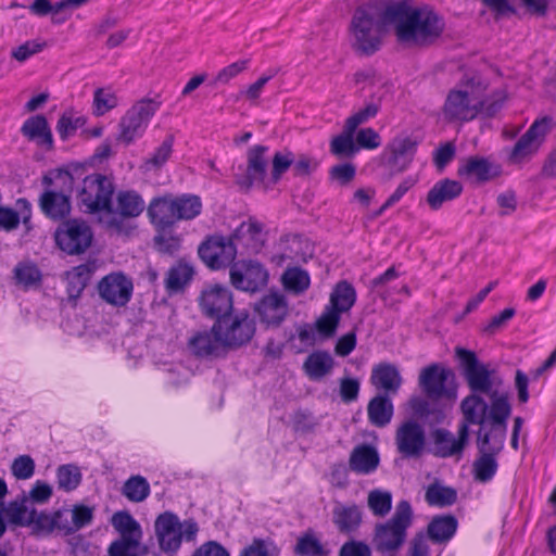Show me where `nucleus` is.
<instances>
[{
  "label": "nucleus",
  "mask_w": 556,
  "mask_h": 556,
  "mask_svg": "<svg viewBox=\"0 0 556 556\" xmlns=\"http://www.w3.org/2000/svg\"><path fill=\"white\" fill-rule=\"evenodd\" d=\"M148 549L141 544V540L118 538L108 547L106 556H144Z\"/></svg>",
  "instance_id": "49530a36"
},
{
  "label": "nucleus",
  "mask_w": 556,
  "mask_h": 556,
  "mask_svg": "<svg viewBox=\"0 0 556 556\" xmlns=\"http://www.w3.org/2000/svg\"><path fill=\"white\" fill-rule=\"evenodd\" d=\"M417 143L408 136L393 138L378 157L379 166L388 170V178L405 172L412 164Z\"/></svg>",
  "instance_id": "9d476101"
},
{
  "label": "nucleus",
  "mask_w": 556,
  "mask_h": 556,
  "mask_svg": "<svg viewBox=\"0 0 556 556\" xmlns=\"http://www.w3.org/2000/svg\"><path fill=\"white\" fill-rule=\"evenodd\" d=\"M478 456L472 463V476L475 481L480 483L490 482L497 472L498 463L496 456L504 445L500 447L488 435L477 434Z\"/></svg>",
  "instance_id": "f3484780"
},
{
  "label": "nucleus",
  "mask_w": 556,
  "mask_h": 556,
  "mask_svg": "<svg viewBox=\"0 0 556 556\" xmlns=\"http://www.w3.org/2000/svg\"><path fill=\"white\" fill-rule=\"evenodd\" d=\"M28 497L23 494L20 498L11 501L7 507L0 502L1 514H4L8 522L18 527H29L30 509L27 506Z\"/></svg>",
  "instance_id": "58836bf2"
},
{
  "label": "nucleus",
  "mask_w": 556,
  "mask_h": 556,
  "mask_svg": "<svg viewBox=\"0 0 556 556\" xmlns=\"http://www.w3.org/2000/svg\"><path fill=\"white\" fill-rule=\"evenodd\" d=\"M231 238L241 242L251 252L257 253L265 242L263 225L254 218H249L240 224Z\"/></svg>",
  "instance_id": "c756f323"
},
{
  "label": "nucleus",
  "mask_w": 556,
  "mask_h": 556,
  "mask_svg": "<svg viewBox=\"0 0 556 556\" xmlns=\"http://www.w3.org/2000/svg\"><path fill=\"white\" fill-rule=\"evenodd\" d=\"M455 375L444 365L433 363L421 369L418 384L429 400L454 399L456 387Z\"/></svg>",
  "instance_id": "1a4fd4ad"
},
{
  "label": "nucleus",
  "mask_w": 556,
  "mask_h": 556,
  "mask_svg": "<svg viewBox=\"0 0 556 556\" xmlns=\"http://www.w3.org/2000/svg\"><path fill=\"white\" fill-rule=\"evenodd\" d=\"M295 553L306 556H323L325 555V549L316 538L305 534L298 540Z\"/></svg>",
  "instance_id": "0e129e2a"
},
{
  "label": "nucleus",
  "mask_w": 556,
  "mask_h": 556,
  "mask_svg": "<svg viewBox=\"0 0 556 556\" xmlns=\"http://www.w3.org/2000/svg\"><path fill=\"white\" fill-rule=\"evenodd\" d=\"M175 214L178 220L193 219L201 214L202 202L199 197L182 194L174 197Z\"/></svg>",
  "instance_id": "a18cd8bd"
},
{
  "label": "nucleus",
  "mask_w": 556,
  "mask_h": 556,
  "mask_svg": "<svg viewBox=\"0 0 556 556\" xmlns=\"http://www.w3.org/2000/svg\"><path fill=\"white\" fill-rule=\"evenodd\" d=\"M500 173L501 169L498 165L482 156H470L466 159L457 169L459 177L477 185H482L496 178Z\"/></svg>",
  "instance_id": "bb28decb"
},
{
  "label": "nucleus",
  "mask_w": 556,
  "mask_h": 556,
  "mask_svg": "<svg viewBox=\"0 0 556 556\" xmlns=\"http://www.w3.org/2000/svg\"><path fill=\"white\" fill-rule=\"evenodd\" d=\"M93 267L90 264H80L66 273L67 294L71 299H77L87 287Z\"/></svg>",
  "instance_id": "a19ab883"
},
{
  "label": "nucleus",
  "mask_w": 556,
  "mask_h": 556,
  "mask_svg": "<svg viewBox=\"0 0 556 556\" xmlns=\"http://www.w3.org/2000/svg\"><path fill=\"white\" fill-rule=\"evenodd\" d=\"M268 147L256 144L247 152V173L237 179V184L244 189H250L254 182H264L268 166Z\"/></svg>",
  "instance_id": "b1692460"
},
{
  "label": "nucleus",
  "mask_w": 556,
  "mask_h": 556,
  "mask_svg": "<svg viewBox=\"0 0 556 556\" xmlns=\"http://www.w3.org/2000/svg\"><path fill=\"white\" fill-rule=\"evenodd\" d=\"M155 533L160 547L166 554L176 553L182 539L193 541L199 531V527L193 520L180 522L177 515L170 511L161 514L155 520Z\"/></svg>",
  "instance_id": "423d86ee"
},
{
  "label": "nucleus",
  "mask_w": 556,
  "mask_h": 556,
  "mask_svg": "<svg viewBox=\"0 0 556 556\" xmlns=\"http://www.w3.org/2000/svg\"><path fill=\"white\" fill-rule=\"evenodd\" d=\"M293 162L294 155L291 151H277L271 159L270 180L277 184Z\"/></svg>",
  "instance_id": "4d7b16f0"
},
{
  "label": "nucleus",
  "mask_w": 556,
  "mask_h": 556,
  "mask_svg": "<svg viewBox=\"0 0 556 556\" xmlns=\"http://www.w3.org/2000/svg\"><path fill=\"white\" fill-rule=\"evenodd\" d=\"M370 382L375 388L383 390L382 394L394 395L400 390L403 379L396 365L379 363L372 367Z\"/></svg>",
  "instance_id": "c85d7f7f"
},
{
  "label": "nucleus",
  "mask_w": 556,
  "mask_h": 556,
  "mask_svg": "<svg viewBox=\"0 0 556 556\" xmlns=\"http://www.w3.org/2000/svg\"><path fill=\"white\" fill-rule=\"evenodd\" d=\"M425 497L431 506L445 507L456 502L457 492L453 488L433 483L428 486Z\"/></svg>",
  "instance_id": "09e8293b"
},
{
  "label": "nucleus",
  "mask_w": 556,
  "mask_h": 556,
  "mask_svg": "<svg viewBox=\"0 0 556 556\" xmlns=\"http://www.w3.org/2000/svg\"><path fill=\"white\" fill-rule=\"evenodd\" d=\"M65 179L68 182L67 192H71L73 176L67 173ZM39 207L48 218L63 220L70 215L72 208L70 193H66L65 190H45L39 198Z\"/></svg>",
  "instance_id": "4be33fe9"
},
{
  "label": "nucleus",
  "mask_w": 556,
  "mask_h": 556,
  "mask_svg": "<svg viewBox=\"0 0 556 556\" xmlns=\"http://www.w3.org/2000/svg\"><path fill=\"white\" fill-rule=\"evenodd\" d=\"M100 298L115 307L125 306L131 299L134 283L124 273H111L98 282Z\"/></svg>",
  "instance_id": "6ab92c4d"
},
{
  "label": "nucleus",
  "mask_w": 556,
  "mask_h": 556,
  "mask_svg": "<svg viewBox=\"0 0 556 556\" xmlns=\"http://www.w3.org/2000/svg\"><path fill=\"white\" fill-rule=\"evenodd\" d=\"M232 295L228 288L214 286L201 294L200 306L204 315L216 318L227 316L232 311Z\"/></svg>",
  "instance_id": "393cba45"
},
{
  "label": "nucleus",
  "mask_w": 556,
  "mask_h": 556,
  "mask_svg": "<svg viewBox=\"0 0 556 556\" xmlns=\"http://www.w3.org/2000/svg\"><path fill=\"white\" fill-rule=\"evenodd\" d=\"M213 330L222 336L227 350H237L247 345L255 334V321L247 312L229 314L216 320Z\"/></svg>",
  "instance_id": "6e6552de"
},
{
  "label": "nucleus",
  "mask_w": 556,
  "mask_h": 556,
  "mask_svg": "<svg viewBox=\"0 0 556 556\" xmlns=\"http://www.w3.org/2000/svg\"><path fill=\"white\" fill-rule=\"evenodd\" d=\"M469 437V429L466 424L458 428L457 438L443 428L431 432L432 447L430 452L438 457L447 458L463 453Z\"/></svg>",
  "instance_id": "412c9836"
},
{
  "label": "nucleus",
  "mask_w": 556,
  "mask_h": 556,
  "mask_svg": "<svg viewBox=\"0 0 556 556\" xmlns=\"http://www.w3.org/2000/svg\"><path fill=\"white\" fill-rule=\"evenodd\" d=\"M480 89L481 80L469 78L450 90L443 106L445 117L448 121L459 122L473 119L481 112Z\"/></svg>",
  "instance_id": "20e7f679"
},
{
  "label": "nucleus",
  "mask_w": 556,
  "mask_h": 556,
  "mask_svg": "<svg viewBox=\"0 0 556 556\" xmlns=\"http://www.w3.org/2000/svg\"><path fill=\"white\" fill-rule=\"evenodd\" d=\"M394 442L397 453L403 458L417 459L426 451L427 439L425 429L416 420H405L397 427Z\"/></svg>",
  "instance_id": "dca6fc26"
},
{
  "label": "nucleus",
  "mask_w": 556,
  "mask_h": 556,
  "mask_svg": "<svg viewBox=\"0 0 556 556\" xmlns=\"http://www.w3.org/2000/svg\"><path fill=\"white\" fill-rule=\"evenodd\" d=\"M458 521L453 515H439L429 522L427 538L434 543H447L456 533Z\"/></svg>",
  "instance_id": "e433bc0d"
},
{
  "label": "nucleus",
  "mask_w": 556,
  "mask_h": 556,
  "mask_svg": "<svg viewBox=\"0 0 556 556\" xmlns=\"http://www.w3.org/2000/svg\"><path fill=\"white\" fill-rule=\"evenodd\" d=\"M491 405L489 406L488 431H478L479 435H488L496 446L504 445L507 432V419L511 414V405L507 394H496L489 396Z\"/></svg>",
  "instance_id": "a211bd4d"
},
{
  "label": "nucleus",
  "mask_w": 556,
  "mask_h": 556,
  "mask_svg": "<svg viewBox=\"0 0 556 556\" xmlns=\"http://www.w3.org/2000/svg\"><path fill=\"white\" fill-rule=\"evenodd\" d=\"M22 134L37 144L51 149L53 146V138L48 121L43 115H35L27 118L22 128Z\"/></svg>",
  "instance_id": "f704fd0d"
},
{
  "label": "nucleus",
  "mask_w": 556,
  "mask_h": 556,
  "mask_svg": "<svg viewBox=\"0 0 556 556\" xmlns=\"http://www.w3.org/2000/svg\"><path fill=\"white\" fill-rule=\"evenodd\" d=\"M333 522L342 533L355 531L362 522V511L357 505L338 504L333 508Z\"/></svg>",
  "instance_id": "4c0bfd02"
},
{
  "label": "nucleus",
  "mask_w": 556,
  "mask_h": 556,
  "mask_svg": "<svg viewBox=\"0 0 556 556\" xmlns=\"http://www.w3.org/2000/svg\"><path fill=\"white\" fill-rule=\"evenodd\" d=\"M113 528L119 533V538L142 540L140 523L128 511H116L111 519Z\"/></svg>",
  "instance_id": "37998d69"
},
{
  "label": "nucleus",
  "mask_w": 556,
  "mask_h": 556,
  "mask_svg": "<svg viewBox=\"0 0 556 556\" xmlns=\"http://www.w3.org/2000/svg\"><path fill=\"white\" fill-rule=\"evenodd\" d=\"M357 148L374 150L381 146L380 135L371 127L362 128L355 138Z\"/></svg>",
  "instance_id": "774afa93"
},
{
  "label": "nucleus",
  "mask_w": 556,
  "mask_h": 556,
  "mask_svg": "<svg viewBox=\"0 0 556 556\" xmlns=\"http://www.w3.org/2000/svg\"><path fill=\"white\" fill-rule=\"evenodd\" d=\"M384 17L392 23L399 42L412 47H429L443 34L445 22L430 7H414L403 0L387 4Z\"/></svg>",
  "instance_id": "f257e3e1"
},
{
  "label": "nucleus",
  "mask_w": 556,
  "mask_h": 556,
  "mask_svg": "<svg viewBox=\"0 0 556 556\" xmlns=\"http://www.w3.org/2000/svg\"><path fill=\"white\" fill-rule=\"evenodd\" d=\"M193 267L185 262L172 266L165 278V289L169 294L181 291L192 279Z\"/></svg>",
  "instance_id": "ea45409f"
},
{
  "label": "nucleus",
  "mask_w": 556,
  "mask_h": 556,
  "mask_svg": "<svg viewBox=\"0 0 556 556\" xmlns=\"http://www.w3.org/2000/svg\"><path fill=\"white\" fill-rule=\"evenodd\" d=\"M117 105V98L114 93L105 91L104 89H97L93 97V113L97 116H102L110 110Z\"/></svg>",
  "instance_id": "680f3d73"
},
{
  "label": "nucleus",
  "mask_w": 556,
  "mask_h": 556,
  "mask_svg": "<svg viewBox=\"0 0 556 556\" xmlns=\"http://www.w3.org/2000/svg\"><path fill=\"white\" fill-rule=\"evenodd\" d=\"M341 314L333 309V307L327 305L323 314L317 318L315 329L324 338H331L338 329Z\"/></svg>",
  "instance_id": "603ef678"
},
{
  "label": "nucleus",
  "mask_w": 556,
  "mask_h": 556,
  "mask_svg": "<svg viewBox=\"0 0 556 556\" xmlns=\"http://www.w3.org/2000/svg\"><path fill=\"white\" fill-rule=\"evenodd\" d=\"M394 413V407L390 395L377 394L367 406L368 420L378 428H383L390 424Z\"/></svg>",
  "instance_id": "c9c22d12"
},
{
  "label": "nucleus",
  "mask_w": 556,
  "mask_h": 556,
  "mask_svg": "<svg viewBox=\"0 0 556 556\" xmlns=\"http://www.w3.org/2000/svg\"><path fill=\"white\" fill-rule=\"evenodd\" d=\"M392 493L387 490L374 489L368 493L367 506L376 517H386L392 509Z\"/></svg>",
  "instance_id": "8fccbe9b"
},
{
  "label": "nucleus",
  "mask_w": 556,
  "mask_h": 556,
  "mask_svg": "<svg viewBox=\"0 0 556 556\" xmlns=\"http://www.w3.org/2000/svg\"><path fill=\"white\" fill-rule=\"evenodd\" d=\"M114 186L101 174H92L84 178L78 190L79 208L85 213H99L112 210Z\"/></svg>",
  "instance_id": "0eeeda50"
},
{
  "label": "nucleus",
  "mask_w": 556,
  "mask_h": 556,
  "mask_svg": "<svg viewBox=\"0 0 556 556\" xmlns=\"http://www.w3.org/2000/svg\"><path fill=\"white\" fill-rule=\"evenodd\" d=\"M14 276L18 283L30 286L41 278L39 269L33 264H18L14 269Z\"/></svg>",
  "instance_id": "338daca9"
},
{
  "label": "nucleus",
  "mask_w": 556,
  "mask_h": 556,
  "mask_svg": "<svg viewBox=\"0 0 556 556\" xmlns=\"http://www.w3.org/2000/svg\"><path fill=\"white\" fill-rule=\"evenodd\" d=\"M147 215L157 231L170 229L177 223L174 195L166 193L153 198L147 206Z\"/></svg>",
  "instance_id": "a878e982"
},
{
  "label": "nucleus",
  "mask_w": 556,
  "mask_h": 556,
  "mask_svg": "<svg viewBox=\"0 0 556 556\" xmlns=\"http://www.w3.org/2000/svg\"><path fill=\"white\" fill-rule=\"evenodd\" d=\"M154 245L157 251L166 254H174L179 250L180 240L177 236L165 231H157V235L153 239Z\"/></svg>",
  "instance_id": "69168bd1"
},
{
  "label": "nucleus",
  "mask_w": 556,
  "mask_h": 556,
  "mask_svg": "<svg viewBox=\"0 0 556 556\" xmlns=\"http://www.w3.org/2000/svg\"><path fill=\"white\" fill-rule=\"evenodd\" d=\"M174 136L168 135L162 144L152 153V155L144 160L143 166L146 170L160 169L169 159L173 152Z\"/></svg>",
  "instance_id": "864d4df0"
},
{
  "label": "nucleus",
  "mask_w": 556,
  "mask_h": 556,
  "mask_svg": "<svg viewBox=\"0 0 556 556\" xmlns=\"http://www.w3.org/2000/svg\"><path fill=\"white\" fill-rule=\"evenodd\" d=\"M334 364L336 362L328 351L317 350L305 358L303 371L309 380L319 381L332 372Z\"/></svg>",
  "instance_id": "2f4dec72"
},
{
  "label": "nucleus",
  "mask_w": 556,
  "mask_h": 556,
  "mask_svg": "<svg viewBox=\"0 0 556 556\" xmlns=\"http://www.w3.org/2000/svg\"><path fill=\"white\" fill-rule=\"evenodd\" d=\"M160 105V102L152 99H143L134 104L119 122L118 139L128 144L140 137Z\"/></svg>",
  "instance_id": "9b49d317"
},
{
  "label": "nucleus",
  "mask_w": 556,
  "mask_h": 556,
  "mask_svg": "<svg viewBox=\"0 0 556 556\" xmlns=\"http://www.w3.org/2000/svg\"><path fill=\"white\" fill-rule=\"evenodd\" d=\"M282 282L287 290L299 294L308 289L311 279L306 270L291 267L285 271Z\"/></svg>",
  "instance_id": "3c124183"
},
{
  "label": "nucleus",
  "mask_w": 556,
  "mask_h": 556,
  "mask_svg": "<svg viewBox=\"0 0 556 556\" xmlns=\"http://www.w3.org/2000/svg\"><path fill=\"white\" fill-rule=\"evenodd\" d=\"M93 239L91 228L81 220L70 219L64 222L55 231L58 247L68 255L84 253Z\"/></svg>",
  "instance_id": "f8f14e48"
},
{
  "label": "nucleus",
  "mask_w": 556,
  "mask_h": 556,
  "mask_svg": "<svg viewBox=\"0 0 556 556\" xmlns=\"http://www.w3.org/2000/svg\"><path fill=\"white\" fill-rule=\"evenodd\" d=\"M464 419L468 425H479L478 431H488V403L480 396V394H470L466 396L460 404Z\"/></svg>",
  "instance_id": "7c9ffc66"
},
{
  "label": "nucleus",
  "mask_w": 556,
  "mask_h": 556,
  "mask_svg": "<svg viewBox=\"0 0 556 556\" xmlns=\"http://www.w3.org/2000/svg\"><path fill=\"white\" fill-rule=\"evenodd\" d=\"M146 207L142 195L136 190L118 191L115 201H112V210L108 211V213L116 215L110 220V226L118 233L129 235L134 227H126L124 219L140 216Z\"/></svg>",
  "instance_id": "ddd939ff"
},
{
  "label": "nucleus",
  "mask_w": 556,
  "mask_h": 556,
  "mask_svg": "<svg viewBox=\"0 0 556 556\" xmlns=\"http://www.w3.org/2000/svg\"><path fill=\"white\" fill-rule=\"evenodd\" d=\"M549 129L548 117L535 121L509 151L508 162L515 165L528 162L539 151Z\"/></svg>",
  "instance_id": "2eb2a0df"
},
{
  "label": "nucleus",
  "mask_w": 556,
  "mask_h": 556,
  "mask_svg": "<svg viewBox=\"0 0 556 556\" xmlns=\"http://www.w3.org/2000/svg\"><path fill=\"white\" fill-rule=\"evenodd\" d=\"M56 478L59 489L73 491L79 485L81 473L75 465H62L58 468Z\"/></svg>",
  "instance_id": "6e6d98bb"
},
{
  "label": "nucleus",
  "mask_w": 556,
  "mask_h": 556,
  "mask_svg": "<svg viewBox=\"0 0 556 556\" xmlns=\"http://www.w3.org/2000/svg\"><path fill=\"white\" fill-rule=\"evenodd\" d=\"M356 301L355 288L348 281L343 280L337 283L330 294L329 306L333 307L338 313L349 312Z\"/></svg>",
  "instance_id": "79ce46f5"
},
{
  "label": "nucleus",
  "mask_w": 556,
  "mask_h": 556,
  "mask_svg": "<svg viewBox=\"0 0 556 556\" xmlns=\"http://www.w3.org/2000/svg\"><path fill=\"white\" fill-rule=\"evenodd\" d=\"M11 471L18 480L30 479L35 472V462L29 455H20L13 460Z\"/></svg>",
  "instance_id": "e2e57ef3"
},
{
  "label": "nucleus",
  "mask_w": 556,
  "mask_h": 556,
  "mask_svg": "<svg viewBox=\"0 0 556 556\" xmlns=\"http://www.w3.org/2000/svg\"><path fill=\"white\" fill-rule=\"evenodd\" d=\"M87 119L84 116H75L73 111L64 112L58 121L56 130L62 140L74 136L78 128L85 126Z\"/></svg>",
  "instance_id": "5fc2aeb1"
},
{
  "label": "nucleus",
  "mask_w": 556,
  "mask_h": 556,
  "mask_svg": "<svg viewBox=\"0 0 556 556\" xmlns=\"http://www.w3.org/2000/svg\"><path fill=\"white\" fill-rule=\"evenodd\" d=\"M463 192V186L457 180L448 178L437 181L428 191L427 203L433 211L439 210L444 202L453 201Z\"/></svg>",
  "instance_id": "473e14b6"
},
{
  "label": "nucleus",
  "mask_w": 556,
  "mask_h": 556,
  "mask_svg": "<svg viewBox=\"0 0 556 556\" xmlns=\"http://www.w3.org/2000/svg\"><path fill=\"white\" fill-rule=\"evenodd\" d=\"M150 492L151 488L148 480L140 475L131 476L122 486V494L132 503L143 502L149 497Z\"/></svg>",
  "instance_id": "c03bdc74"
},
{
  "label": "nucleus",
  "mask_w": 556,
  "mask_h": 556,
  "mask_svg": "<svg viewBox=\"0 0 556 556\" xmlns=\"http://www.w3.org/2000/svg\"><path fill=\"white\" fill-rule=\"evenodd\" d=\"M354 134L355 130L349 129V126L344 124L342 134L331 140L330 152L338 157L353 156L358 151V148L353 139Z\"/></svg>",
  "instance_id": "de8ad7c7"
},
{
  "label": "nucleus",
  "mask_w": 556,
  "mask_h": 556,
  "mask_svg": "<svg viewBox=\"0 0 556 556\" xmlns=\"http://www.w3.org/2000/svg\"><path fill=\"white\" fill-rule=\"evenodd\" d=\"M380 102H370L367 103L364 109H361L358 112L351 115L345 124L349 126V129H354L356 131L357 127L370 118H374L380 111Z\"/></svg>",
  "instance_id": "052dcab7"
},
{
  "label": "nucleus",
  "mask_w": 556,
  "mask_h": 556,
  "mask_svg": "<svg viewBox=\"0 0 556 556\" xmlns=\"http://www.w3.org/2000/svg\"><path fill=\"white\" fill-rule=\"evenodd\" d=\"M255 313L267 327H278L286 319L289 306L286 296L279 292H269L255 304Z\"/></svg>",
  "instance_id": "5701e85b"
},
{
  "label": "nucleus",
  "mask_w": 556,
  "mask_h": 556,
  "mask_svg": "<svg viewBox=\"0 0 556 556\" xmlns=\"http://www.w3.org/2000/svg\"><path fill=\"white\" fill-rule=\"evenodd\" d=\"M414 521V511L407 500L400 501L392 517L376 523L371 544L382 556H395L407 539V531Z\"/></svg>",
  "instance_id": "7ed1b4c3"
},
{
  "label": "nucleus",
  "mask_w": 556,
  "mask_h": 556,
  "mask_svg": "<svg viewBox=\"0 0 556 556\" xmlns=\"http://www.w3.org/2000/svg\"><path fill=\"white\" fill-rule=\"evenodd\" d=\"M30 526L33 533L37 535L51 534L53 530L52 513L37 511L35 508L30 509Z\"/></svg>",
  "instance_id": "bf43d9fd"
},
{
  "label": "nucleus",
  "mask_w": 556,
  "mask_h": 556,
  "mask_svg": "<svg viewBox=\"0 0 556 556\" xmlns=\"http://www.w3.org/2000/svg\"><path fill=\"white\" fill-rule=\"evenodd\" d=\"M466 382L473 394L495 396L502 379L494 369L481 363L476 353L464 348L456 349Z\"/></svg>",
  "instance_id": "39448f33"
},
{
  "label": "nucleus",
  "mask_w": 556,
  "mask_h": 556,
  "mask_svg": "<svg viewBox=\"0 0 556 556\" xmlns=\"http://www.w3.org/2000/svg\"><path fill=\"white\" fill-rule=\"evenodd\" d=\"M188 346L192 354L201 358H216L224 356L226 345L213 328L210 331H201L189 339Z\"/></svg>",
  "instance_id": "cd10ccee"
},
{
  "label": "nucleus",
  "mask_w": 556,
  "mask_h": 556,
  "mask_svg": "<svg viewBox=\"0 0 556 556\" xmlns=\"http://www.w3.org/2000/svg\"><path fill=\"white\" fill-rule=\"evenodd\" d=\"M198 253L208 268L218 270L233 263L237 247L231 237L211 236L200 244Z\"/></svg>",
  "instance_id": "4468645a"
},
{
  "label": "nucleus",
  "mask_w": 556,
  "mask_h": 556,
  "mask_svg": "<svg viewBox=\"0 0 556 556\" xmlns=\"http://www.w3.org/2000/svg\"><path fill=\"white\" fill-rule=\"evenodd\" d=\"M379 454L377 450L367 444L356 446L350 455V469L359 475H369L379 466Z\"/></svg>",
  "instance_id": "72a5a7b5"
},
{
  "label": "nucleus",
  "mask_w": 556,
  "mask_h": 556,
  "mask_svg": "<svg viewBox=\"0 0 556 556\" xmlns=\"http://www.w3.org/2000/svg\"><path fill=\"white\" fill-rule=\"evenodd\" d=\"M387 4L367 3L357 8L351 21V31L355 48L364 54L375 53L381 45L387 26L392 25L384 17Z\"/></svg>",
  "instance_id": "f03ea898"
},
{
  "label": "nucleus",
  "mask_w": 556,
  "mask_h": 556,
  "mask_svg": "<svg viewBox=\"0 0 556 556\" xmlns=\"http://www.w3.org/2000/svg\"><path fill=\"white\" fill-rule=\"evenodd\" d=\"M230 281L239 290L256 292L267 285L268 273L257 262H240L231 266Z\"/></svg>",
  "instance_id": "aec40b11"
},
{
  "label": "nucleus",
  "mask_w": 556,
  "mask_h": 556,
  "mask_svg": "<svg viewBox=\"0 0 556 556\" xmlns=\"http://www.w3.org/2000/svg\"><path fill=\"white\" fill-rule=\"evenodd\" d=\"M486 86L481 81V89L479 90V98L482 102L481 112L488 117L494 116L503 106L505 96L502 91L494 92L490 97H484Z\"/></svg>",
  "instance_id": "13d9d810"
}]
</instances>
